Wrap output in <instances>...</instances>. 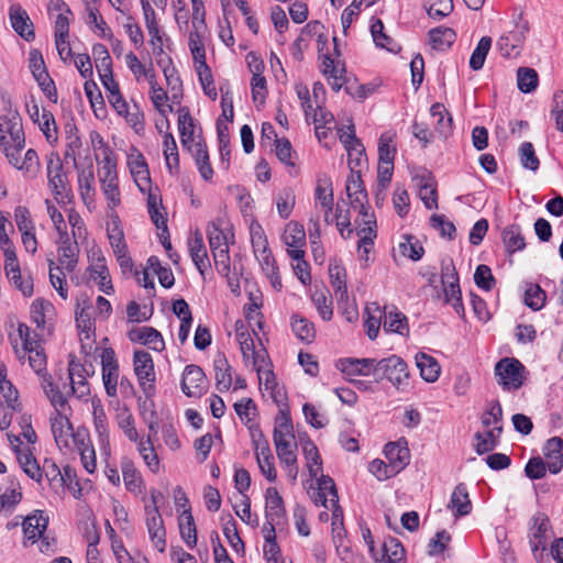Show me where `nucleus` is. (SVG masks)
I'll return each instance as SVG.
<instances>
[{"instance_id":"nucleus-1","label":"nucleus","mask_w":563,"mask_h":563,"mask_svg":"<svg viewBox=\"0 0 563 563\" xmlns=\"http://www.w3.org/2000/svg\"><path fill=\"white\" fill-rule=\"evenodd\" d=\"M345 190L350 199V205L354 210L363 217L364 227L357 232L368 231L369 234L375 235L376 219L374 214L368 213V197L367 191L364 187L361 173L355 172L354 167L351 166V175L346 179Z\"/></svg>"},{"instance_id":"nucleus-2","label":"nucleus","mask_w":563,"mask_h":563,"mask_svg":"<svg viewBox=\"0 0 563 563\" xmlns=\"http://www.w3.org/2000/svg\"><path fill=\"white\" fill-rule=\"evenodd\" d=\"M373 376L376 382L388 379L399 388L409 377L407 364L397 355L378 361L373 368Z\"/></svg>"},{"instance_id":"nucleus-3","label":"nucleus","mask_w":563,"mask_h":563,"mask_svg":"<svg viewBox=\"0 0 563 563\" xmlns=\"http://www.w3.org/2000/svg\"><path fill=\"white\" fill-rule=\"evenodd\" d=\"M532 520L533 525L529 532V543L534 559L541 563L545 556L544 552L550 538V520L544 514H537Z\"/></svg>"},{"instance_id":"nucleus-4","label":"nucleus","mask_w":563,"mask_h":563,"mask_svg":"<svg viewBox=\"0 0 563 563\" xmlns=\"http://www.w3.org/2000/svg\"><path fill=\"white\" fill-rule=\"evenodd\" d=\"M134 373L144 394L150 397L154 394L155 371L151 354L146 351H135L133 355Z\"/></svg>"},{"instance_id":"nucleus-5","label":"nucleus","mask_w":563,"mask_h":563,"mask_svg":"<svg viewBox=\"0 0 563 563\" xmlns=\"http://www.w3.org/2000/svg\"><path fill=\"white\" fill-rule=\"evenodd\" d=\"M516 30L510 31L508 34L503 35L497 41V46L503 56L509 57L514 51L522 47L527 33L530 30L529 22L523 19V13L520 12L515 21Z\"/></svg>"},{"instance_id":"nucleus-6","label":"nucleus","mask_w":563,"mask_h":563,"mask_svg":"<svg viewBox=\"0 0 563 563\" xmlns=\"http://www.w3.org/2000/svg\"><path fill=\"white\" fill-rule=\"evenodd\" d=\"M523 365L516 358H501L495 366V375L499 384L507 388L518 389L522 383Z\"/></svg>"},{"instance_id":"nucleus-7","label":"nucleus","mask_w":563,"mask_h":563,"mask_svg":"<svg viewBox=\"0 0 563 563\" xmlns=\"http://www.w3.org/2000/svg\"><path fill=\"white\" fill-rule=\"evenodd\" d=\"M27 113L34 123H37L49 143L57 141V126L52 112L43 109L41 111L38 104L32 100L27 106Z\"/></svg>"},{"instance_id":"nucleus-8","label":"nucleus","mask_w":563,"mask_h":563,"mask_svg":"<svg viewBox=\"0 0 563 563\" xmlns=\"http://www.w3.org/2000/svg\"><path fill=\"white\" fill-rule=\"evenodd\" d=\"M146 527L154 547L163 553L166 548V530L158 508L145 506Z\"/></svg>"},{"instance_id":"nucleus-9","label":"nucleus","mask_w":563,"mask_h":563,"mask_svg":"<svg viewBox=\"0 0 563 563\" xmlns=\"http://www.w3.org/2000/svg\"><path fill=\"white\" fill-rule=\"evenodd\" d=\"M206 375L198 365H187L183 373L181 390L188 397L201 396L206 387Z\"/></svg>"},{"instance_id":"nucleus-10","label":"nucleus","mask_w":563,"mask_h":563,"mask_svg":"<svg viewBox=\"0 0 563 563\" xmlns=\"http://www.w3.org/2000/svg\"><path fill=\"white\" fill-rule=\"evenodd\" d=\"M9 18L13 30L25 41H33L35 33L27 12L20 5L13 4L9 10Z\"/></svg>"},{"instance_id":"nucleus-11","label":"nucleus","mask_w":563,"mask_h":563,"mask_svg":"<svg viewBox=\"0 0 563 563\" xmlns=\"http://www.w3.org/2000/svg\"><path fill=\"white\" fill-rule=\"evenodd\" d=\"M543 454L550 473L558 474L563 468V439L553 437L545 442Z\"/></svg>"},{"instance_id":"nucleus-12","label":"nucleus","mask_w":563,"mask_h":563,"mask_svg":"<svg viewBox=\"0 0 563 563\" xmlns=\"http://www.w3.org/2000/svg\"><path fill=\"white\" fill-rule=\"evenodd\" d=\"M384 452L388 463L398 467V473L409 463L410 452L404 439L387 443Z\"/></svg>"},{"instance_id":"nucleus-13","label":"nucleus","mask_w":563,"mask_h":563,"mask_svg":"<svg viewBox=\"0 0 563 563\" xmlns=\"http://www.w3.org/2000/svg\"><path fill=\"white\" fill-rule=\"evenodd\" d=\"M48 525V517L44 516V511L36 510L32 516H29L23 521V532L27 541L32 543L42 537Z\"/></svg>"},{"instance_id":"nucleus-14","label":"nucleus","mask_w":563,"mask_h":563,"mask_svg":"<svg viewBox=\"0 0 563 563\" xmlns=\"http://www.w3.org/2000/svg\"><path fill=\"white\" fill-rule=\"evenodd\" d=\"M265 517L266 519L282 521L286 517V509L283 497L275 487H268L265 493Z\"/></svg>"},{"instance_id":"nucleus-15","label":"nucleus","mask_w":563,"mask_h":563,"mask_svg":"<svg viewBox=\"0 0 563 563\" xmlns=\"http://www.w3.org/2000/svg\"><path fill=\"white\" fill-rule=\"evenodd\" d=\"M128 335L132 342L150 345L155 351H161L164 349V341L161 333L152 327L133 329L129 332Z\"/></svg>"},{"instance_id":"nucleus-16","label":"nucleus","mask_w":563,"mask_h":563,"mask_svg":"<svg viewBox=\"0 0 563 563\" xmlns=\"http://www.w3.org/2000/svg\"><path fill=\"white\" fill-rule=\"evenodd\" d=\"M318 489L321 492H324L325 494L329 493L331 496L330 503L333 506V510H332V512H333L332 527L333 528H332V530L335 533L336 521L339 520L340 525L341 526L343 525V522H342L343 511H342L341 507L339 506V495H338L335 483L330 476L321 474L320 478L318 479Z\"/></svg>"},{"instance_id":"nucleus-17","label":"nucleus","mask_w":563,"mask_h":563,"mask_svg":"<svg viewBox=\"0 0 563 563\" xmlns=\"http://www.w3.org/2000/svg\"><path fill=\"white\" fill-rule=\"evenodd\" d=\"M51 429L57 445H68V438L73 435V427L68 418L60 410L51 417Z\"/></svg>"},{"instance_id":"nucleus-18","label":"nucleus","mask_w":563,"mask_h":563,"mask_svg":"<svg viewBox=\"0 0 563 563\" xmlns=\"http://www.w3.org/2000/svg\"><path fill=\"white\" fill-rule=\"evenodd\" d=\"M85 372V367L80 363L76 362V357L74 355H70L68 373L71 382V393H78L79 397H84L89 394L88 383L84 374Z\"/></svg>"},{"instance_id":"nucleus-19","label":"nucleus","mask_w":563,"mask_h":563,"mask_svg":"<svg viewBox=\"0 0 563 563\" xmlns=\"http://www.w3.org/2000/svg\"><path fill=\"white\" fill-rule=\"evenodd\" d=\"M189 251L192 262L201 275L210 267L207 249L200 232H196L194 239L189 242Z\"/></svg>"},{"instance_id":"nucleus-20","label":"nucleus","mask_w":563,"mask_h":563,"mask_svg":"<svg viewBox=\"0 0 563 563\" xmlns=\"http://www.w3.org/2000/svg\"><path fill=\"white\" fill-rule=\"evenodd\" d=\"M448 507L455 510L454 516L456 518L466 516L472 511V503L464 484L461 483L454 488Z\"/></svg>"},{"instance_id":"nucleus-21","label":"nucleus","mask_w":563,"mask_h":563,"mask_svg":"<svg viewBox=\"0 0 563 563\" xmlns=\"http://www.w3.org/2000/svg\"><path fill=\"white\" fill-rule=\"evenodd\" d=\"M378 361L375 358H345L341 361V371L349 375H373V368Z\"/></svg>"},{"instance_id":"nucleus-22","label":"nucleus","mask_w":563,"mask_h":563,"mask_svg":"<svg viewBox=\"0 0 563 563\" xmlns=\"http://www.w3.org/2000/svg\"><path fill=\"white\" fill-rule=\"evenodd\" d=\"M188 150L191 152L198 170L201 177L205 180H211L213 176V168L209 162V154L207 150V145L202 142H196L192 146H189Z\"/></svg>"},{"instance_id":"nucleus-23","label":"nucleus","mask_w":563,"mask_h":563,"mask_svg":"<svg viewBox=\"0 0 563 563\" xmlns=\"http://www.w3.org/2000/svg\"><path fill=\"white\" fill-rule=\"evenodd\" d=\"M443 286V294H444V301L446 303H450L455 312L464 318L465 310L464 306L462 303V292L460 288L459 278H453V280L444 279V283H442Z\"/></svg>"},{"instance_id":"nucleus-24","label":"nucleus","mask_w":563,"mask_h":563,"mask_svg":"<svg viewBox=\"0 0 563 563\" xmlns=\"http://www.w3.org/2000/svg\"><path fill=\"white\" fill-rule=\"evenodd\" d=\"M213 368L217 389L221 393L229 390L232 385L231 366L223 354L214 358Z\"/></svg>"},{"instance_id":"nucleus-25","label":"nucleus","mask_w":563,"mask_h":563,"mask_svg":"<svg viewBox=\"0 0 563 563\" xmlns=\"http://www.w3.org/2000/svg\"><path fill=\"white\" fill-rule=\"evenodd\" d=\"M383 327L386 332H394L401 335H408L409 333L407 317L395 308L389 311H386V308H384Z\"/></svg>"},{"instance_id":"nucleus-26","label":"nucleus","mask_w":563,"mask_h":563,"mask_svg":"<svg viewBox=\"0 0 563 563\" xmlns=\"http://www.w3.org/2000/svg\"><path fill=\"white\" fill-rule=\"evenodd\" d=\"M416 364L426 382L433 383L439 378L441 366L434 357L420 352L416 355Z\"/></svg>"},{"instance_id":"nucleus-27","label":"nucleus","mask_w":563,"mask_h":563,"mask_svg":"<svg viewBox=\"0 0 563 563\" xmlns=\"http://www.w3.org/2000/svg\"><path fill=\"white\" fill-rule=\"evenodd\" d=\"M0 393L4 398L5 405L12 409H16L18 412L22 411V404L19 400V391L12 383L7 379V367L4 364H0Z\"/></svg>"},{"instance_id":"nucleus-28","label":"nucleus","mask_w":563,"mask_h":563,"mask_svg":"<svg viewBox=\"0 0 563 563\" xmlns=\"http://www.w3.org/2000/svg\"><path fill=\"white\" fill-rule=\"evenodd\" d=\"M329 276L339 302H347V287L345 268L339 264H330Z\"/></svg>"},{"instance_id":"nucleus-29","label":"nucleus","mask_w":563,"mask_h":563,"mask_svg":"<svg viewBox=\"0 0 563 563\" xmlns=\"http://www.w3.org/2000/svg\"><path fill=\"white\" fill-rule=\"evenodd\" d=\"M178 130L180 133V140L184 147L192 146L194 143V131L195 124L190 111L187 107H183L178 110Z\"/></svg>"},{"instance_id":"nucleus-30","label":"nucleus","mask_w":563,"mask_h":563,"mask_svg":"<svg viewBox=\"0 0 563 563\" xmlns=\"http://www.w3.org/2000/svg\"><path fill=\"white\" fill-rule=\"evenodd\" d=\"M222 224L223 221L221 218H218L208 224L207 233L212 253L221 249L229 250L228 236L222 230Z\"/></svg>"},{"instance_id":"nucleus-31","label":"nucleus","mask_w":563,"mask_h":563,"mask_svg":"<svg viewBox=\"0 0 563 563\" xmlns=\"http://www.w3.org/2000/svg\"><path fill=\"white\" fill-rule=\"evenodd\" d=\"M503 243L508 254L521 251L526 246L525 238L521 234L519 225L511 224L504 229L501 233Z\"/></svg>"},{"instance_id":"nucleus-32","label":"nucleus","mask_w":563,"mask_h":563,"mask_svg":"<svg viewBox=\"0 0 563 563\" xmlns=\"http://www.w3.org/2000/svg\"><path fill=\"white\" fill-rule=\"evenodd\" d=\"M365 328H366V334L371 340H374L377 338L382 319L384 318V310H380V307L377 302H372L366 306L365 308Z\"/></svg>"},{"instance_id":"nucleus-33","label":"nucleus","mask_w":563,"mask_h":563,"mask_svg":"<svg viewBox=\"0 0 563 563\" xmlns=\"http://www.w3.org/2000/svg\"><path fill=\"white\" fill-rule=\"evenodd\" d=\"M92 308L90 298L82 294L77 298L76 303V322L81 331H89L92 328L90 310Z\"/></svg>"},{"instance_id":"nucleus-34","label":"nucleus","mask_w":563,"mask_h":563,"mask_svg":"<svg viewBox=\"0 0 563 563\" xmlns=\"http://www.w3.org/2000/svg\"><path fill=\"white\" fill-rule=\"evenodd\" d=\"M385 559H387V563H406V551L398 539L394 537L385 539L382 560Z\"/></svg>"},{"instance_id":"nucleus-35","label":"nucleus","mask_w":563,"mask_h":563,"mask_svg":"<svg viewBox=\"0 0 563 563\" xmlns=\"http://www.w3.org/2000/svg\"><path fill=\"white\" fill-rule=\"evenodd\" d=\"M179 531L183 540L189 548H194L197 544V529L191 509H185L179 519Z\"/></svg>"},{"instance_id":"nucleus-36","label":"nucleus","mask_w":563,"mask_h":563,"mask_svg":"<svg viewBox=\"0 0 563 563\" xmlns=\"http://www.w3.org/2000/svg\"><path fill=\"white\" fill-rule=\"evenodd\" d=\"M316 199L319 200L321 207L328 211L333 209V188L332 180L329 176H321L317 180L314 190Z\"/></svg>"},{"instance_id":"nucleus-37","label":"nucleus","mask_w":563,"mask_h":563,"mask_svg":"<svg viewBox=\"0 0 563 563\" xmlns=\"http://www.w3.org/2000/svg\"><path fill=\"white\" fill-rule=\"evenodd\" d=\"M455 32L450 27L438 26L429 31L430 44L434 49L449 48L455 41Z\"/></svg>"},{"instance_id":"nucleus-38","label":"nucleus","mask_w":563,"mask_h":563,"mask_svg":"<svg viewBox=\"0 0 563 563\" xmlns=\"http://www.w3.org/2000/svg\"><path fill=\"white\" fill-rule=\"evenodd\" d=\"M48 187L54 196V199L60 203L69 199L71 195V188L67 178L66 173L59 176L53 175L47 179Z\"/></svg>"},{"instance_id":"nucleus-39","label":"nucleus","mask_w":563,"mask_h":563,"mask_svg":"<svg viewBox=\"0 0 563 563\" xmlns=\"http://www.w3.org/2000/svg\"><path fill=\"white\" fill-rule=\"evenodd\" d=\"M207 27L194 29L189 32L188 45L196 64L206 60V49L203 44V33Z\"/></svg>"},{"instance_id":"nucleus-40","label":"nucleus","mask_w":563,"mask_h":563,"mask_svg":"<svg viewBox=\"0 0 563 563\" xmlns=\"http://www.w3.org/2000/svg\"><path fill=\"white\" fill-rule=\"evenodd\" d=\"M291 329L302 342L311 343L316 338L313 323L298 314L291 317Z\"/></svg>"},{"instance_id":"nucleus-41","label":"nucleus","mask_w":563,"mask_h":563,"mask_svg":"<svg viewBox=\"0 0 563 563\" xmlns=\"http://www.w3.org/2000/svg\"><path fill=\"white\" fill-rule=\"evenodd\" d=\"M121 470L126 488L131 492L140 489L142 485V477L135 468L134 463L130 459L124 457L121 462Z\"/></svg>"},{"instance_id":"nucleus-42","label":"nucleus","mask_w":563,"mask_h":563,"mask_svg":"<svg viewBox=\"0 0 563 563\" xmlns=\"http://www.w3.org/2000/svg\"><path fill=\"white\" fill-rule=\"evenodd\" d=\"M8 125V134L10 135V141L12 145H16L20 147L24 146V134L22 124L19 122L18 117L13 115L12 118L1 117L0 118V131H2V126Z\"/></svg>"},{"instance_id":"nucleus-43","label":"nucleus","mask_w":563,"mask_h":563,"mask_svg":"<svg viewBox=\"0 0 563 563\" xmlns=\"http://www.w3.org/2000/svg\"><path fill=\"white\" fill-rule=\"evenodd\" d=\"M517 86L523 93L533 91L538 86V73L533 68L519 67L517 70Z\"/></svg>"},{"instance_id":"nucleus-44","label":"nucleus","mask_w":563,"mask_h":563,"mask_svg":"<svg viewBox=\"0 0 563 563\" xmlns=\"http://www.w3.org/2000/svg\"><path fill=\"white\" fill-rule=\"evenodd\" d=\"M302 449L306 460L308 461L309 474L311 477H317L322 471V461L318 448L310 439H308L302 445Z\"/></svg>"},{"instance_id":"nucleus-45","label":"nucleus","mask_w":563,"mask_h":563,"mask_svg":"<svg viewBox=\"0 0 563 563\" xmlns=\"http://www.w3.org/2000/svg\"><path fill=\"white\" fill-rule=\"evenodd\" d=\"M492 47V37L483 36L475 49L473 51L470 58V67L473 70H479L483 68L486 56Z\"/></svg>"},{"instance_id":"nucleus-46","label":"nucleus","mask_w":563,"mask_h":563,"mask_svg":"<svg viewBox=\"0 0 563 563\" xmlns=\"http://www.w3.org/2000/svg\"><path fill=\"white\" fill-rule=\"evenodd\" d=\"M371 33L375 44L382 48H386L389 52H397L399 47L395 41L384 33V24L377 19L371 26Z\"/></svg>"},{"instance_id":"nucleus-47","label":"nucleus","mask_w":563,"mask_h":563,"mask_svg":"<svg viewBox=\"0 0 563 563\" xmlns=\"http://www.w3.org/2000/svg\"><path fill=\"white\" fill-rule=\"evenodd\" d=\"M196 69H197V73H198V77H199V81L202 86V89L205 91V93L210 97L212 100H216L217 99V89H216V86L213 84V78H212V74H211V69L210 67L207 65V62H201V63H198L196 64Z\"/></svg>"},{"instance_id":"nucleus-48","label":"nucleus","mask_w":563,"mask_h":563,"mask_svg":"<svg viewBox=\"0 0 563 563\" xmlns=\"http://www.w3.org/2000/svg\"><path fill=\"white\" fill-rule=\"evenodd\" d=\"M288 247H302L306 244V233L301 224L290 222L287 224L284 235Z\"/></svg>"},{"instance_id":"nucleus-49","label":"nucleus","mask_w":563,"mask_h":563,"mask_svg":"<svg viewBox=\"0 0 563 563\" xmlns=\"http://www.w3.org/2000/svg\"><path fill=\"white\" fill-rule=\"evenodd\" d=\"M18 462L20 466L22 467L23 472L31 477L32 479L40 483L43 477L42 470L36 462V459L33 456L31 452L27 453H21L18 456Z\"/></svg>"},{"instance_id":"nucleus-50","label":"nucleus","mask_w":563,"mask_h":563,"mask_svg":"<svg viewBox=\"0 0 563 563\" xmlns=\"http://www.w3.org/2000/svg\"><path fill=\"white\" fill-rule=\"evenodd\" d=\"M518 155L523 168L532 172L539 169L540 161L531 142H523L519 147Z\"/></svg>"},{"instance_id":"nucleus-51","label":"nucleus","mask_w":563,"mask_h":563,"mask_svg":"<svg viewBox=\"0 0 563 563\" xmlns=\"http://www.w3.org/2000/svg\"><path fill=\"white\" fill-rule=\"evenodd\" d=\"M79 246L75 241L74 245H60L58 247V261L67 272H73L78 262Z\"/></svg>"},{"instance_id":"nucleus-52","label":"nucleus","mask_w":563,"mask_h":563,"mask_svg":"<svg viewBox=\"0 0 563 563\" xmlns=\"http://www.w3.org/2000/svg\"><path fill=\"white\" fill-rule=\"evenodd\" d=\"M346 203L345 201H342V203L338 202L335 208V224L339 229L342 238L347 239L351 236L353 230L350 228L351 225V217H350V209L345 208Z\"/></svg>"},{"instance_id":"nucleus-53","label":"nucleus","mask_w":563,"mask_h":563,"mask_svg":"<svg viewBox=\"0 0 563 563\" xmlns=\"http://www.w3.org/2000/svg\"><path fill=\"white\" fill-rule=\"evenodd\" d=\"M102 191L109 202L114 208L120 203V190L118 186V175L100 176Z\"/></svg>"},{"instance_id":"nucleus-54","label":"nucleus","mask_w":563,"mask_h":563,"mask_svg":"<svg viewBox=\"0 0 563 563\" xmlns=\"http://www.w3.org/2000/svg\"><path fill=\"white\" fill-rule=\"evenodd\" d=\"M453 0H427L428 15L434 20H442L453 11Z\"/></svg>"},{"instance_id":"nucleus-55","label":"nucleus","mask_w":563,"mask_h":563,"mask_svg":"<svg viewBox=\"0 0 563 563\" xmlns=\"http://www.w3.org/2000/svg\"><path fill=\"white\" fill-rule=\"evenodd\" d=\"M430 113L432 117L438 118L435 129L439 131L441 135H446L450 132L452 118L449 115L448 110L442 103H434Z\"/></svg>"},{"instance_id":"nucleus-56","label":"nucleus","mask_w":563,"mask_h":563,"mask_svg":"<svg viewBox=\"0 0 563 563\" xmlns=\"http://www.w3.org/2000/svg\"><path fill=\"white\" fill-rule=\"evenodd\" d=\"M164 155L166 165L169 170L173 168L179 169V155L177 144L172 133H165L164 135Z\"/></svg>"},{"instance_id":"nucleus-57","label":"nucleus","mask_w":563,"mask_h":563,"mask_svg":"<svg viewBox=\"0 0 563 563\" xmlns=\"http://www.w3.org/2000/svg\"><path fill=\"white\" fill-rule=\"evenodd\" d=\"M404 239L405 241L399 244L400 253L412 261H419L424 253L419 241L412 235H405Z\"/></svg>"},{"instance_id":"nucleus-58","label":"nucleus","mask_w":563,"mask_h":563,"mask_svg":"<svg viewBox=\"0 0 563 563\" xmlns=\"http://www.w3.org/2000/svg\"><path fill=\"white\" fill-rule=\"evenodd\" d=\"M92 55L95 57L96 68L99 75L112 70V60L108 48L103 44H95L92 46Z\"/></svg>"},{"instance_id":"nucleus-59","label":"nucleus","mask_w":563,"mask_h":563,"mask_svg":"<svg viewBox=\"0 0 563 563\" xmlns=\"http://www.w3.org/2000/svg\"><path fill=\"white\" fill-rule=\"evenodd\" d=\"M545 291L539 285H530L525 292V303L532 310H540L545 303Z\"/></svg>"},{"instance_id":"nucleus-60","label":"nucleus","mask_w":563,"mask_h":563,"mask_svg":"<svg viewBox=\"0 0 563 563\" xmlns=\"http://www.w3.org/2000/svg\"><path fill=\"white\" fill-rule=\"evenodd\" d=\"M474 282L477 285V287L489 291L492 290L496 285V279L492 273V269L489 266L481 264L476 267L475 274H474Z\"/></svg>"},{"instance_id":"nucleus-61","label":"nucleus","mask_w":563,"mask_h":563,"mask_svg":"<svg viewBox=\"0 0 563 563\" xmlns=\"http://www.w3.org/2000/svg\"><path fill=\"white\" fill-rule=\"evenodd\" d=\"M108 238L114 254H121L122 252L128 251L126 244L124 242V234L119 225L118 219L113 221L112 228L108 229Z\"/></svg>"},{"instance_id":"nucleus-62","label":"nucleus","mask_w":563,"mask_h":563,"mask_svg":"<svg viewBox=\"0 0 563 563\" xmlns=\"http://www.w3.org/2000/svg\"><path fill=\"white\" fill-rule=\"evenodd\" d=\"M369 472L378 479L385 481L398 474V467L391 466L382 460H374L369 463Z\"/></svg>"},{"instance_id":"nucleus-63","label":"nucleus","mask_w":563,"mask_h":563,"mask_svg":"<svg viewBox=\"0 0 563 563\" xmlns=\"http://www.w3.org/2000/svg\"><path fill=\"white\" fill-rule=\"evenodd\" d=\"M62 476L63 481H60L59 486H66L75 498H79L81 496V487L75 468L70 465L64 466Z\"/></svg>"},{"instance_id":"nucleus-64","label":"nucleus","mask_w":563,"mask_h":563,"mask_svg":"<svg viewBox=\"0 0 563 563\" xmlns=\"http://www.w3.org/2000/svg\"><path fill=\"white\" fill-rule=\"evenodd\" d=\"M548 463H545L540 456L531 457L525 467L526 476L530 479L543 478L547 474Z\"/></svg>"}]
</instances>
